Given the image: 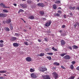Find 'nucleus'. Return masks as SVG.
<instances>
[{"instance_id": "10", "label": "nucleus", "mask_w": 79, "mask_h": 79, "mask_svg": "<svg viewBox=\"0 0 79 79\" xmlns=\"http://www.w3.org/2000/svg\"><path fill=\"white\" fill-rule=\"evenodd\" d=\"M17 39V38L16 37H11V38H10V40L12 41H16Z\"/></svg>"}, {"instance_id": "12", "label": "nucleus", "mask_w": 79, "mask_h": 79, "mask_svg": "<svg viewBox=\"0 0 79 79\" xmlns=\"http://www.w3.org/2000/svg\"><path fill=\"white\" fill-rule=\"evenodd\" d=\"M37 5L39 6L40 7L41 6V7H43L44 6V4L43 3H39L37 4Z\"/></svg>"}, {"instance_id": "29", "label": "nucleus", "mask_w": 79, "mask_h": 79, "mask_svg": "<svg viewBox=\"0 0 79 79\" xmlns=\"http://www.w3.org/2000/svg\"><path fill=\"white\" fill-rule=\"evenodd\" d=\"M60 3V1H59V0H57L55 2V4H59Z\"/></svg>"}, {"instance_id": "41", "label": "nucleus", "mask_w": 79, "mask_h": 79, "mask_svg": "<svg viewBox=\"0 0 79 79\" xmlns=\"http://www.w3.org/2000/svg\"><path fill=\"white\" fill-rule=\"evenodd\" d=\"M77 24H75L74 25V28H76V27H77Z\"/></svg>"}, {"instance_id": "38", "label": "nucleus", "mask_w": 79, "mask_h": 79, "mask_svg": "<svg viewBox=\"0 0 79 79\" xmlns=\"http://www.w3.org/2000/svg\"><path fill=\"white\" fill-rule=\"evenodd\" d=\"M72 7H73L71 6H69V9L70 10H72Z\"/></svg>"}, {"instance_id": "27", "label": "nucleus", "mask_w": 79, "mask_h": 79, "mask_svg": "<svg viewBox=\"0 0 79 79\" xmlns=\"http://www.w3.org/2000/svg\"><path fill=\"white\" fill-rule=\"evenodd\" d=\"M44 55V53H41L39 55V56H43Z\"/></svg>"}, {"instance_id": "44", "label": "nucleus", "mask_w": 79, "mask_h": 79, "mask_svg": "<svg viewBox=\"0 0 79 79\" xmlns=\"http://www.w3.org/2000/svg\"><path fill=\"white\" fill-rule=\"evenodd\" d=\"M68 48H69L70 50H72V48L70 46H69L68 47Z\"/></svg>"}, {"instance_id": "26", "label": "nucleus", "mask_w": 79, "mask_h": 79, "mask_svg": "<svg viewBox=\"0 0 79 79\" xmlns=\"http://www.w3.org/2000/svg\"><path fill=\"white\" fill-rule=\"evenodd\" d=\"M3 11L4 13H7L8 12V10H7L4 9L3 10Z\"/></svg>"}, {"instance_id": "16", "label": "nucleus", "mask_w": 79, "mask_h": 79, "mask_svg": "<svg viewBox=\"0 0 79 79\" xmlns=\"http://www.w3.org/2000/svg\"><path fill=\"white\" fill-rule=\"evenodd\" d=\"M4 30L7 31H10V29L8 27H4Z\"/></svg>"}, {"instance_id": "61", "label": "nucleus", "mask_w": 79, "mask_h": 79, "mask_svg": "<svg viewBox=\"0 0 79 79\" xmlns=\"http://www.w3.org/2000/svg\"><path fill=\"white\" fill-rule=\"evenodd\" d=\"M62 32V30H60V31H59L60 33H61Z\"/></svg>"}, {"instance_id": "34", "label": "nucleus", "mask_w": 79, "mask_h": 79, "mask_svg": "<svg viewBox=\"0 0 79 79\" xmlns=\"http://www.w3.org/2000/svg\"><path fill=\"white\" fill-rule=\"evenodd\" d=\"M44 41H46V42H48L49 41V39L47 38H44Z\"/></svg>"}, {"instance_id": "15", "label": "nucleus", "mask_w": 79, "mask_h": 79, "mask_svg": "<svg viewBox=\"0 0 79 79\" xmlns=\"http://www.w3.org/2000/svg\"><path fill=\"white\" fill-rule=\"evenodd\" d=\"M6 23L8 24H9L11 22V20L10 19H8L7 20V21H6Z\"/></svg>"}, {"instance_id": "37", "label": "nucleus", "mask_w": 79, "mask_h": 79, "mask_svg": "<svg viewBox=\"0 0 79 79\" xmlns=\"http://www.w3.org/2000/svg\"><path fill=\"white\" fill-rule=\"evenodd\" d=\"M58 13L60 14H62V12L61 11L59 10L58 11Z\"/></svg>"}, {"instance_id": "57", "label": "nucleus", "mask_w": 79, "mask_h": 79, "mask_svg": "<svg viewBox=\"0 0 79 79\" xmlns=\"http://www.w3.org/2000/svg\"><path fill=\"white\" fill-rule=\"evenodd\" d=\"M42 19L44 20H46V19L45 18H42Z\"/></svg>"}, {"instance_id": "51", "label": "nucleus", "mask_w": 79, "mask_h": 79, "mask_svg": "<svg viewBox=\"0 0 79 79\" xmlns=\"http://www.w3.org/2000/svg\"><path fill=\"white\" fill-rule=\"evenodd\" d=\"M4 77H0V79H3Z\"/></svg>"}, {"instance_id": "54", "label": "nucleus", "mask_w": 79, "mask_h": 79, "mask_svg": "<svg viewBox=\"0 0 79 79\" xmlns=\"http://www.w3.org/2000/svg\"><path fill=\"white\" fill-rule=\"evenodd\" d=\"M13 29V27L12 26H10V30H12Z\"/></svg>"}, {"instance_id": "18", "label": "nucleus", "mask_w": 79, "mask_h": 79, "mask_svg": "<svg viewBox=\"0 0 79 79\" xmlns=\"http://www.w3.org/2000/svg\"><path fill=\"white\" fill-rule=\"evenodd\" d=\"M40 13L41 15H44L45 14V13L43 11H40Z\"/></svg>"}, {"instance_id": "17", "label": "nucleus", "mask_w": 79, "mask_h": 79, "mask_svg": "<svg viewBox=\"0 0 79 79\" xmlns=\"http://www.w3.org/2000/svg\"><path fill=\"white\" fill-rule=\"evenodd\" d=\"M67 54V53H64L61 54L60 55V56L62 57H63L64 56Z\"/></svg>"}, {"instance_id": "62", "label": "nucleus", "mask_w": 79, "mask_h": 79, "mask_svg": "<svg viewBox=\"0 0 79 79\" xmlns=\"http://www.w3.org/2000/svg\"><path fill=\"white\" fill-rule=\"evenodd\" d=\"M76 24H78V25H79V23L78 22H77L76 23Z\"/></svg>"}, {"instance_id": "63", "label": "nucleus", "mask_w": 79, "mask_h": 79, "mask_svg": "<svg viewBox=\"0 0 79 79\" xmlns=\"http://www.w3.org/2000/svg\"><path fill=\"white\" fill-rule=\"evenodd\" d=\"M58 9H61V7H59L58 8Z\"/></svg>"}, {"instance_id": "6", "label": "nucleus", "mask_w": 79, "mask_h": 79, "mask_svg": "<svg viewBox=\"0 0 79 79\" xmlns=\"http://www.w3.org/2000/svg\"><path fill=\"white\" fill-rule=\"evenodd\" d=\"M7 16V14H6L1 13L0 14V17L5 18Z\"/></svg>"}, {"instance_id": "31", "label": "nucleus", "mask_w": 79, "mask_h": 79, "mask_svg": "<svg viewBox=\"0 0 79 79\" xmlns=\"http://www.w3.org/2000/svg\"><path fill=\"white\" fill-rule=\"evenodd\" d=\"M47 54L49 55H53V53L51 52H49L47 53Z\"/></svg>"}, {"instance_id": "32", "label": "nucleus", "mask_w": 79, "mask_h": 79, "mask_svg": "<svg viewBox=\"0 0 79 79\" xmlns=\"http://www.w3.org/2000/svg\"><path fill=\"white\" fill-rule=\"evenodd\" d=\"M52 49L55 51H57V49L56 48H55L54 47L52 48Z\"/></svg>"}, {"instance_id": "30", "label": "nucleus", "mask_w": 79, "mask_h": 79, "mask_svg": "<svg viewBox=\"0 0 79 79\" xmlns=\"http://www.w3.org/2000/svg\"><path fill=\"white\" fill-rule=\"evenodd\" d=\"M6 73V71H0V73Z\"/></svg>"}, {"instance_id": "11", "label": "nucleus", "mask_w": 79, "mask_h": 79, "mask_svg": "<svg viewBox=\"0 0 79 79\" xmlns=\"http://www.w3.org/2000/svg\"><path fill=\"white\" fill-rule=\"evenodd\" d=\"M20 6L23 8H27V5L26 4H20Z\"/></svg>"}, {"instance_id": "55", "label": "nucleus", "mask_w": 79, "mask_h": 79, "mask_svg": "<svg viewBox=\"0 0 79 79\" xmlns=\"http://www.w3.org/2000/svg\"><path fill=\"white\" fill-rule=\"evenodd\" d=\"M13 5H14V6H17V4L15 3L13 4Z\"/></svg>"}, {"instance_id": "28", "label": "nucleus", "mask_w": 79, "mask_h": 79, "mask_svg": "<svg viewBox=\"0 0 79 79\" xmlns=\"http://www.w3.org/2000/svg\"><path fill=\"white\" fill-rule=\"evenodd\" d=\"M70 68L71 69L73 70L74 69V66L73 64H71L70 66Z\"/></svg>"}, {"instance_id": "1", "label": "nucleus", "mask_w": 79, "mask_h": 79, "mask_svg": "<svg viewBox=\"0 0 79 79\" xmlns=\"http://www.w3.org/2000/svg\"><path fill=\"white\" fill-rule=\"evenodd\" d=\"M39 70L40 72H44L47 70V69L45 67H40L39 69Z\"/></svg>"}, {"instance_id": "33", "label": "nucleus", "mask_w": 79, "mask_h": 79, "mask_svg": "<svg viewBox=\"0 0 79 79\" xmlns=\"http://www.w3.org/2000/svg\"><path fill=\"white\" fill-rule=\"evenodd\" d=\"M75 77L74 76H71L69 78V79H74Z\"/></svg>"}, {"instance_id": "58", "label": "nucleus", "mask_w": 79, "mask_h": 79, "mask_svg": "<svg viewBox=\"0 0 79 79\" xmlns=\"http://www.w3.org/2000/svg\"><path fill=\"white\" fill-rule=\"evenodd\" d=\"M76 10H79V7H76Z\"/></svg>"}, {"instance_id": "36", "label": "nucleus", "mask_w": 79, "mask_h": 79, "mask_svg": "<svg viewBox=\"0 0 79 79\" xmlns=\"http://www.w3.org/2000/svg\"><path fill=\"white\" fill-rule=\"evenodd\" d=\"M0 45L1 47H3V46H4L3 44V43H1L0 44Z\"/></svg>"}, {"instance_id": "8", "label": "nucleus", "mask_w": 79, "mask_h": 79, "mask_svg": "<svg viewBox=\"0 0 79 79\" xmlns=\"http://www.w3.org/2000/svg\"><path fill=\"white\" fill-rule=\"evenodd\" d=\"M43 78L44 79H50V76L48 75L44 76L43 77Z\"/></svg>"}, {"instance_id": "9", "label": "nucleus", "mask_w": 79, "mask_h": 79, "mask_svg": "<svg viewBox=\"0 0 79 79\" xmlns=\"http://www.w3.org/2000/svg\"><path fill=\"white\" fill-rule=\"evenodd\" d=\"M64 58L68 60L71 59V57L69 55H66L64 56Z\"/></svg>"}, {"instance_id": "52", "label": "nucleus", "mask_w": 79, "mask_h": 79, "mask_svg": "<svg viewBox=\"0 0 79 79\" xmlns=\"http://www.w3.org/2000/svg\"><path fill=\"white\" fill-rule=\"evenodd\" d=\"M52 69L55 70L56 69V67H53L52 68Z\"/></svg>"}, {"instance_id": "24", "label": "nucleus", "mask_w": 79, "mask_h": 79, "mask_svg": "<svg viewBox=\"0 0 79 79\" xmlns=\"http://www.w3.org/2000/svg\"><path fill=\"white\" fill-rule=\"evenodd\" d=\"M53 7L54 10H55L56 9V4H54L53 5Z\"/></svg>"}, {"instance_id": "40", "label": "nucleus", "mask_w": 79, "mask_h": 79, "mask_svg": "<svg viewBox=\"0 0 79 79\" xmlns=\"http://www.w3.org/2000/svg\"><path fill=\"white\" fill-rule=\"evenodd\" d=\"M15 35L16 36H19V34L17 33H15Z\"/></svg>"}, {"instance_id": "13", "label": "nucleus", "mask_w": 79, "mask_h": 79, "mask_svg": "<svg viewBox=\"0 0 79 79\" xmlns=\"http://www.w3.org/2000/svg\"><path fill=\"white\" fill-rule=\"evenodd\" d=\"M60 42L62 45H64L65 44V41L64 40H61Z\"/></svg>"}, {"instance_id": "49", "label": "nucleus", "mask_w": 79, "mask_h": 79, "mask_svg": "<svg viewBox=\"0 0 79 79\" xmlns=\"http://www.w3.org/2000/svg\"><path fill=\"white\" fill-rule=\"evenodd\" d=\"M65 25H63L62 26V27L63 28H65Z\"/></svg>"}, {"instance_id": "60", "label": "nucleus", "mask_w": 79, "mask_h": 79, "mask_svg": "<svg viewBox=\"0 0 79 79\" xmlns=\"http://www.w3.org/2000/svg\"><path fill=\"white\" fill-rule=\"evenodd\" d=\"M54 16H57L56 14H54Z\"/></svg>"}, {"instance_id": "23", "label": "nucleus", "mask_w": 79, "mask_h": 79, "mask_svg": "<svg viewBox=\"0 0 79 79\" xmlns=\"http://www.w3.org/2000/svg\"><path fill=\"white\" fill-rule=\"evenodd\" d=\"M27 2L28 4H31L32 3V2L30 0H27Z\"/></svg>"}, {"instance_id": "47", "label": "nucleus", "mask_w": 79, "mask_h": 79, "mask_svg": "<svg viewBox=\"0 0 79 79\" xmlns=\"http://www.w3.org/2000/svg\"><path fill=\"white\" fill-rule=\"evenodd\" d=\"M0 42L1 43H2L4 42V41L3 40H1L0 41Z\"/></svg>"}, {"instance_id": "39", "label": "nucleus", "mask_w": 79, "mask_h": 79, "mask_svg": "<svg viewBox=\"0 0 79 79\" xmlns=\"http://www.w3.org/2000/svg\"><path fill=\"white\" fill-rule=\"evenodd\" d=\"M76 63V61H73L71 62V63L73 64H75Z\"/></svg>"}, {"instance_id": "7", "label": "nucleus", "mask_w": 79, "mask_h": 79, "mask_svg": "<svg viewBox=\"0 0 79 79\" xmlns=\"http://www.w3.org/2000/svg\"><path fill=\"white\" fill-rule=\"evenodd\" d=\"M26 60L27 61L31 62V58L29 56H28L26 58Z\"/></svg>"}, {"instance_id": "43", "label": "nucleus", "mask_w": 79, "mask_h": 79, "mask_svg": "<svg viewBox=\"0 0 79 79\" xmlns=\"http://www.w3.org/2000/svg\"><path fill=\"white\" fill-rule=\"evenodd\" d=\"M24 11V10H23L22 9H20V10H19V12H23Z\"/></svg>"}, {"instance_id": "46", "label": "nucleus", "mask_w": 79, "mask_h": 79, "mask_svg": "<svg viewBox=\"0 0 79 79\" xmlns=\"http://www.w3.org/2000/svg\"><path fill=\"white\" fill-rule=\"evenodd\" d=\"M56 16L57 17H60V15L58 13H56Z\"/></svg>"}, {"instance_id": "64", "label": "nucleus", "mask_w": 79, "mask_h": 79, "mask_svg": "<svg viewBox=\"0 0 79 79\" xmlns=\"http://www.w3.org/2000/svg\"><path fill=\"white\" fill-rule=\"evenodd\" d=\"M22 1V2H25V1H26V0H21Z\"/></svg>"}, {"instance_id": "2", "label": "nucleus", "mask_w": 79, "mask_h": 79, "mask_svg": "<svg viewBox=\"0 0 79 79\" xmlns=\"http://www.w3.org/2000/svg\"><path fill=\"white\" fill-rule=\"evenodd\" d=\"M52 75L55 79H56L58 77V75L55 72H54L52 73Z\"/></svg>"}, {"instance_id": "20", "label": "nucleus", "mask_w": 79, "mask_h": 79, "mask_svg": "<svg viewBox=\"0 0 79 79\" xmlns=\"http://www.w3.org/2000/svg\"><path fill=\"white\" fill-rule=\"evenodd\" d=\"M53 64L55 65L56 66H59L60 65V63L57 62H55L53 63Z\"/></svg>"}, {"instance_id": "5", "label": "nucleus", "mask_w": 79, "mask_h": 79, "mask_svg": "<svg viewBox=\"0 0 79 79\" xmlns=\"http://www.w3.org/2000/svg\"><path fill=\"white\" fill-rule=\"evenodd\" d=\"M31 77L34 78H36L37 77L36 74L34 73H31Z\"/></svg>"}, {"instance_id": "14", "label": "nucleus", "mask_w": 79, "mask_h": 79, "mask_svg": "<svg viewBox=\"0 0 79 79\" xmlns=\"http://www.w3.org/2000/svg\"><path fill=\"white\" fill-rule=\"evenodd\" d=\"M13 46L14 47H18L19 46V45L17 43H13Z\"/></svg>"}, {"instance_id": "42", "label": "nucleus", "mask_w": 79, "mask_h": 79, "mask_svg": "<svg viewBox=\"0 0 79 79\" xmlns=\"http://www.w3.org/2000/svg\"><path fill=\"white\" fill-rule=\"evenodd\" d=\"M76 9V6L72 7V10H74Z\"/></svg>"}, {"instance_id": "4", "label": "nucleus", "mask_w": 79, "mask_h": 79, "mask_svg": "<svg viewBox=\"0 0 79 79\" xmlns=\"http://www.w3.org/2000/svg\"><path fill=\"white\" fill-rule=\"evenodd\" d=\"M0 6L3 7V8H10V7H7L6 6H5V4H3V3L2 2H1V4H0Z\"/></svg>"}, {"instance_id": "3", "label": "nucleus", "mask_w": 79, "mask_h": 79, "mask_svg": "<svg viewBox=\"0 0 79 79\" xmlns=\"http://www.w3.org/2000/svg\"><path fill=\"white\" fill-rule=\"evenodd\" d=\"M51 23L52 22L51 21H49V22H47L44 24V26L46 27H49L51 25Z\"/></svg>"}, {"instance_id": "19", "label": "nucleus", "mask_w": 79, "mask_h": 79, "mask_svg": "<svg viewBox=\"0 0 79 79\" xmlns=\"http://www.w3.org/2000/svg\"><path fill=\"white\" fill-rule=\"evenodd\" d=\"M35 70L34 69L31 68L30 69V71L31 73H33L35 72Z\"/></svg>"}, {"instance_id": "45", "label": "nucleus", "mask_w": 79, "mask_h": 79, "mask_svg": "<svg viewBox=\"0 0 79 79\" xmlns=\"http://www.w3.org/2000/svg\"><path fill=\"white\" fill-rule=\"evenodd\" d=\"M61 67L63 69H65V68L63 66L61 65Z\"/></svg>"}, {"instance_id": "59", "label": "nucleus", "mask_w": 79, "mask_h": 79, "mask_svg": "<svg viewBox=\"0 0 79 79\" xmlns=\"http://www.w3.org/2000/svg\"><path fill=\"white\" fill-rule=\"evenodd\" d=\"M23 31L25 32H26L27 31L26 29H23Z\"/></svg>"}, {"instance_id": "25", "label": "nucleus", "mask_w": 79, "mask_h": 79, "mask_svg": "<svg viewBox=\"0 0 79 79\" xmlns=\"http://www.w3.org/2000/svg\"><path fill=\"white\" fill-rule=\"evenodd\" d=\"M46 57L47 59H48L49 60H52V57L50 56H47Z\"/></svg>"}, {"instance_id": "48", "label": "nucleus", "mask_w": 79, "mask_h": 79, "mask_svg": "<svg viewBox=\"0 0 79 79\" xmlns=\"http://www.w3.org/2000/svg\"><path fill=\"white\" fill-rule=\"evenodd\" d=\"M69 15L71 16H72L73 15V13L72 12L70 13H69Z\"/></svg>"}, {"instance_id": "35", "label": "nucleus", "mask_w": 79, "mask_h": 79, "mask_svg": "<svg viewBox=\"0 0 79 79\" xmlns=\"http://www.w3.org/2000/svg\"><path fill=\"white\" fill-rule=\"evenodd\" d=\"M24 44L25 45H29V44H27V42H24Z\"/></svg>"}, {"instance_id": "56", "label": "nucleus", "mask_w": 79, "mask_h": 79, "mask_svg": "<svg viewBox=\"0 0 79 79\" xmlns=\"http://www.w3.org/2000/svg\"><path fill=\"white\" fill-rule=\"evenodd\" d=\"M66 15H64V18H65V19L66 18Z\"/></svg>"}, {"instance_id": "50", "label": "nucleus", "mask_w": 79, "mask_h": 79, "mask_svg": "<svg viewBox=\"0 0 79 79\" xmlns=\"http://www.w3.org/2000/svg\"><path fill=\"white\" fill-rule=\"evenodd\" d=\"M76 69L78 71H79V66H78L77 67Z\"/></svg>"}, {"instance_id": "22", "label": "nucleus", "mask_w": 79, "mask_h": 79, "mask_svg": "<svg viewBox=\"0 0 79 79\" xmlns=\"http://www.w3.org/2000/svg\"><path fill=\"white\" fill-rule=\"evenodd\" d=\"M73 49H77L78 48V47L76 45H74L73 46Z\"/></svg>"}, {"instance_id": "53", "label": "nucleus", "mask_w": 79, "mask_h": 79, "mask_svg": "<svg viewBox=\"0 0 79 79\" xmlns=\"http://www.w3.org/2000/svg\"><path fill=\"white\" fill-rule=\"evenodd\" d=\"M38 41L39 42H41V40H40V39H38Z\"/></svg>"}, {"instance_id": "21", "label": "nucleus", "mask_w": 79, "mask_h": 79, "mask_svg": "<svg viewBox=\"0 0 79 79\" xmlns=\"http://www.w3.org/2000/svg\"><path fill=\"white\" fill-rule=\"evenodd\" d=\"M28 18L29 19L32 20L34 19V17L33 16L31 15Z\"/></svg>"}]
</instances>
